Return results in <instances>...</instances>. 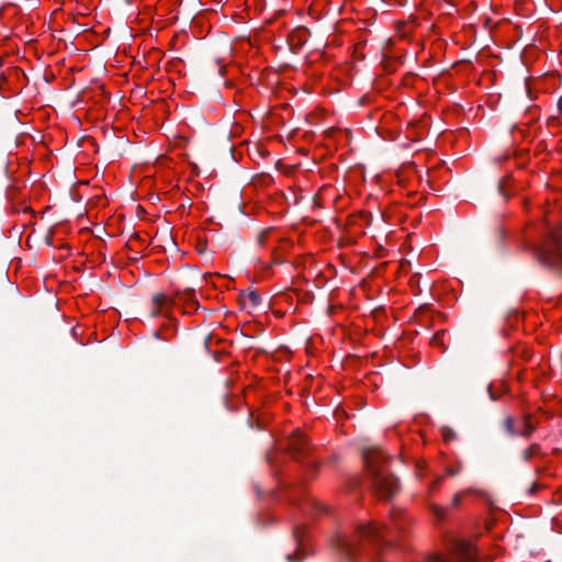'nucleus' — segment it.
Wrapping results in <instances>:
<instances>
[{
  "mask_svg": "<svg viewBox=\"0 0 562 562\" xmlns=\"http://www.w3.org/2000/svg\"><path fill=\"white\" fill-rule=\"evenodd\" d=\"M389 457L379 448L363 451V460L371 479L372 488L381 498L393 497L398 488V479L389 471Z\"/></svg>",
  "mask_w": 562,
  "mask_h": 562,
  "instance_id": "1",
  "label": "nucleus"
},
{
  "mask_svg": "<svg viewBox=\"0 0 562 562\" xmlns=\"http://www.w3.org/2000/svg\"><path fill=\"white\" fill-rule=\"evenodd\" d=\"M384 527L373 525H359L355 530L353 537H348L345 533H338L331 539V546L338 551L339 555L346 562H353L356 552L362 541H368L375 548H381L387 544L389 541L384 539Z\"/></svg>",
  "mask_w": 562,
  "mask_h": 562,
  "instance_id": "2",
  "label": "nucleus"
},
{
  "mask_svg": "<svg viewBox=\"0 0 562 562\" xmlns=\"http://www.w3.org/2000/svg\"><path fill=\"white\" fill-rule=\"evenodd\" d=\"M550 247L541 252L542 260L548 263L562 266V232L560 228H552L549 232Z\"/></svg>",
  "mask_w": 562,
  "mask_h": 562,
  "instance_id": "3",
  "label": "nucleus"
},
{
  "mask_svg": "<svg viewBox=\"0 0 562 562\" xmlns=\"http://www.w3.org/2000/svg\"><path fill=\"white\" fill-rule=\"evenodd\" d=\"M286 450L295 461L301 462V458L310 456L312 446L308 438L301 434H294L289 438Z\"/></svg>",
  "mask_w": 562,
  "mask_h": 562,
  "instance_id": "4",
  "label": "nucleus"
},
{
  "mask_svg": "<svg viewBox=\"0 0 562 562\" xmlns=\"http://www.w3.org/2000/svg\"><path fill=\"white\" fill-rule=\"evenodd\" d=\"M305 528L303 526H297L294 528V538L296 540V551L295 554H288L286 560L289 562H301L304 557L307 554L305 547Z\"/></svg>",
  "mask_w": 562,
  "mask_h": 562,
  "instance_id": "5",
  "label": "nucleus"
},
{
  "mask_svg": "<svg viewBox=\"0 0 562 562\" xmlns=\"http://www.w3.org/2000/svg\"><path fill=\"white\" fill-rule=\"evenodd\" d=\"M457 557L460 562H473L476 559V551L468 542L459 541L456 544Z\"/></svg>",
  "mask_w": 562,
  "mask_h": 562,
  "instance_id": "6",
  "label": "nucleus"
},
{
  "mask_svg": "<svg viewBox=\"0 0 562 562\" xmlns=\"http://www.w3.org/2000/svg\"><path fill=\"white\" fill-rule=\"evenodd\" d=\"M240 300H241V304H243L244 308H246V307L254 308V307L259 306L261 303V296L255 290L240 292Z\"/></svg>",
  "mask_w": 562,
  "mask_h": 562,
  "instance_id": "7",
  "label": "nucleus"
},
{
  "mask_svg": "<svg viewBox=\"0 0 562 562\" xmlns=\"http://www.w3.org/2000/svg\"><path fill=\"white\" fill-rule=\"evenodd\" d=\"M518 436L530 438L536 430V425L531 422L530 415L524 416L521 420V428L518 427Z\"/></svg>",
  "mask_w": 562,
  "mask_h": 562,
  "instance_id": "8",
  "label": "nucleus"
},
{
  "mask_svg": "<svg viewBox=\"0 0 562 562\" xmlns=\"http://www.w3.org/2000/svg\"><path fill=\"white\" fill-rule=\"evenodd\" d=\"M168 297L162 293H156L151 297L153 310L150 316L156 317L160 314L161 307L168 302Z\"/></svg>",
  "mask_w": 562,
  "mask_h": 562,
  "instance_id": "9",
  "label": "nucleus"
},
{
  "mask_svg": "<svg viewBox=\"0 0 562 562\" xmlns=\"http://www.w3.org/2000/svg\"><path fill=\"white\" fill-rule=\"evenodd\" d=\"M513 363L520 364V361H528L531 358V351L525 346H517L512 349Z\"/></svg>",
  "mask_w": 562,
  "mask_h": 562,
  "instance_id": "10",
  "label": "nucleus"
},
{
  "mask_svg": "<svg viewBox=\"0 0 562 562\" xmlns=\"http://www.w3.org/2000/svg\"><path fill=\"white\" fill-rule=\"evenodd\" d=\"M502 429L509 437L518 436V429L516 427V422L514 417L506 416L502 422Z\"/></svg>",
  "mask_w": 562,
  "mask_h": 562,
  "instance_id": "11",
  "label": "nucleus"
},
{
  "mask_svg": "<svg viewBox=\"0 0 562 562\" xmlns=\"http://www.w3.org/2000/svg\"><path fill=\"white\" fill-rule=\"evenodd\" d=\"M541 452V448L538 443L530 445L527 449L521 451V459L526 462L530 461L535 456Z\"/></svg>",
  "mask_w": 562,
  "mask_h": 562,
  "instance_id": "12",
  "label": "nucleus"
},
{
  "mask_svg": "<svg viewBox=\"0 0 562 562\" xmlns=\"http://www.w3.org/2000/svg\"><path fill=\"white\" fill-rule=\"evenodd\" d=\"M404 519L405 518L403 517V515L401 513L393 514L392 520H393L394 528L396 529L397 532H405V526L403 522Z\"/></svg>",
  "mask_w": 562,
  "mask_h": 562,
  "instance_id": "13",
  "label": "nucleus"
},
{
  "mask_svg": "<svg viewBox=\"0 0 562 562\" xmlns=\"http://www.w3.org/2000/svg\"><path fill=\"white\" fill-rule=\"evenodd\" d=\"M194 293H195V291L193 289H187L182 293L181 299L196 308L199 304L195 301Z\"/></svg>",
  "mask_w": 562,
  "mask_h": 562,
  "instance_id": "14",
  "label": "nucleus"
},
{
  "mask_svg": "<svg viewBox=\"0 0 562 562\" xmlns=\"http://www.w3.org/2000/svg\"><path fill=\"white\" fill-rule=\"evenodd\" d=\"M441 435H442L445 441L453 440L457 437L456 431L448 426H445L441 428Z\"/></svg>",
  "mask_w": 562,
  "mask_h": 562,
  "instance_id": "15",
  "label": "nucleus"
},
{
  "mask_svg": "<svg viewBox=\"0 0 562 562\" xmlns=\"http://www.w3.org/2000/svg\"><path fill=\"white\" fill-rule=\"evenodd\" d=\"M505 238V231L502 227H497L495 231V244L497 248L503 247V241Z\"/></svg>",
  "mask_w": 562,
  "mask_h": 562,
  "instance_id": "16",
  "label": "nucleus"
},
{
  "mask_svg": "<svg viewBox=\"0 0 562 562\" xmlns=\"http://www.w3.org/2000/svg\"><path fill=\"white\" fill-rule=\"evenodd\" d=\"M432 512H434V514L436 515V517L438 519H443V517H445V508H442V507H440L438 505H434L432 506Z\"/></svg>",
  "mask_w": 562,
  "mask_h": 562,
  "instance_id": "17",
  "label": "nucleus"
},
{
  "mask_svg": "<svg viewBox=\"0 0 562 562\" xmlns=\"http://www.w3.org/2000/svg\"><path fill=\"white\" fill-rule=\"evenodd\" d=\"M498 192L505 198L507 199V194L505 193V179H501V181L498 182Z\"/></svg>",
  "mask_w": 562,
  "mask_h": 562,
  "instance_id": "18",
  "label": "nucleus"
},
{
  "mask_svg": "<svg viewBox=\"0 0 562 562\" xmlns=\"http://www.w3.org/2000/svg\"><path fill=\"white\" fill-rule=\"evenodd\" d=\"M461 469H462V465H461V463H459L456 469H449L448 474L451 476H454L461 471Z\"/></svg>",
  "mask_w": 562,
  "mask_h": 562,
  "instance_id": "19",
  "label": "nucleus"
},
{
  "mask_svg": "<svg viewBox=\"0 0 562 562\" xmlns=\"http://www.w3.org/2000/svg\"><path fill=\"white\" fill-rule=\"evenodd\" d=\"M460 502H461V495L456 494L452 498V506H454V507L459 506Z\"/></svg>",
  "mask_w": 562,
  "mask_h": 562,
  "instance_id": "20",
  "label": "nucleus"
},
{
  "mask_svg": "<svg viewBox=\"0 0 562 562\" xmlns=\"http://www.w3.org/2000/svg\"><path fill=\"white\" fill-rule=\"evenodd\" d=\"M487 391H488V394H490V398H491L492 401H496V400L498 398V397H497V395H496V394H494V392H493V389H492V385H491V384L488 385Z\"/></svg>",
  "mask_w": 562,
  "mask_h": 562,
  "instance_id": "21",
  "label": "nucleus"
},
{
  "mask_svg": "<svg viewBox=\"0 0 562 562\" xmlns=\"http://www.w3.org/2000/svg\"><path fill=\"white\" fill-rule=\"evenodd\" d=\"M428 562H447L442 557L435 555Z\"/></svg>",
  "mask_w": 562,
  "mask_h": 562,
  "instance_id": "22",
  "label": "nucleus"
},
{
  "mask_svg": "<svg viewBox=\"0 0 562 562\" xmlns=\"http://www.w3.org/2000/svg\"><path fill=\"white\" fill-rule=\"evenodd\" d=\"M558 111L562 115V95L558 100Z\"/></svg>",
  "mask_w": 562,
  "mask_h": 562,
  "instance_id": "23",
  "label": "nucleus"
},
{
  "mask_svg": "<svg viewBox=\"0 0 562 562\" xmlns=\"http://www.w3.org/2000/svg\"><path fill=\"white\" fill-rule=\"evenodd\" d=\"M537 490H538V484H537V483H532V485L530 486L529 492L532 494V493H535Z\"/></svg>",
  "mask_w": 562,
  "mask_h": 562,
  "instance_id": "24",
  "label": "nucleus"
},
{
  "mask_svg": "<svg viewBox=\"0 0 562 562\" xmlns=\"http://www.w3.org/2000/svg\"><path fill=\"white\" fill-rule=\"evenodd\" d=\"M432 342H434V344L439 342V333H437V334L432 337Z\"/></svg>",
  "mask_w": 562,
  "mask_h": 562,
  "instance_id": "25",
  "label": "nucleus"
},
{
  "mask_svg": "<svg viewBox=\"0 0 562 562\" xmlns=\"http://www.w3.org/2000/svg\"><path fill=\"white\" fill-rule=\"evenodd\" d=\"M153 336H154L155 339H159L160 338L159 331H154Z\"/></svg>",
  "mask_w": 562,
  "mask_h": 562,
  "instance_id": "26",
  "label": "nucleus"
},
{
  "mask_svg": "<svg viewBox=\"0 0 562 562\" xmlns=\"http://www.w3.org/2000/svg\"><path fill=\"white\" fill-rule=\"evenodd\" d=\"M267 461H268L270 464H273V460H272V458H271L269 454L267 456Z\"/></svg>",
  "mask_w": 562,
  "mask_h": 562,
  "instance_id": "27",
  "label": "nucleus"
},
{
  "mask_svg": "<svg viewBox=\"0 0 562 562\" xmlns=\"http://www.w3.org/2000/svg\"><path fill=\"white\" fill-rule=\"evenodd\" d=\"M46 244L49 245V246L52 245V238L50 237H46Z\"/></svg>",
  "mask_w": 562,
  "mask_h": 562,
  "instance_id": "28",
  "label": "nucleus"
},
{
  "mask_svg": "<svg viewBox=\"0 0 562 562\" xmlns=\"http://www.w3.org/2000/svg\"><path fill=\"white\" fill-rule=\"evenodd\" d=\"M169 243L176 247V244L173 243L172 238L169 236Z\"/></svg>",
  "mask_w": 562,
  "mask_h": 562,
  "instance_id": "29",
  "label": "nucleus"
},
{
  "mask_svg": "<svg viewBox=\"0 0 562 562\" xmlns=\"http://www.w3.org/2000/svg\"><path fill=\"white\" fill-rule=\"evenodd\" d=\"M282 261L281 260H274V263L277 265H280Z\"/></svg>",
  "mask_w": 562,
  "mask_h": 562,
  "instance_id": "30",
  "label": "nucleus"
},
{
  "mask_svg": "<svg viewBox=\"0 0 562 562\" xmlns=\"http://www.w3.org/2000/svg\"><path fill=\"white\" fill-rule=\"evenodd\" d=\"M2 65H3V60H2V58H0V68L2 67Z\"/></svg>",
  "mask_w": 562,
  "mask_h": 562,
  "instance_id": "31",
  "label": "nucleus"
}]
</instances>
